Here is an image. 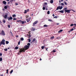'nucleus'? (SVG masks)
I'll use <instances>...</instances> for the list:
<instances>
[{
  "label": "nucleus",
  "instance_id": "nucleus-1",
  "mask_svg": "<svg viewBox=\"0 0 76 76\" xmlns=\"http://www.w3.org/2000/svg\"><path fill=\"white\" fill-rule=\"evenodd\" d=\"M64 12H65V13H70V11H71V10H67V8L65 7L64 8L63 10L59 11L58 12L63 13H64Z\"/></svg>",
  "mask_w": 76,
  "mask_h": 76
},
{
  "label": "nucleus",
  "instance_id": "nucleus-2",
  "mask_svg": "<svg viewBox=\"0 0 76 76\" xmlns=\"http://www.w3.org/2000/svg\"><path fill=\"white\" fill-rule=\"evenodd\" d=\"M24 48H23V49L21 48L19 51V53H21L22 52H25V50H28V49H29V46L26 45L24 47Z\"/></svg>",
  "mask_w": 76,
  "mask_h": 76
},
{
  "label": "nucleus",
  "instance_id": "nucleus-3",
  "mask_svg": "<svg viewBox=\"0 0 76 76\" xmlns=\"http://www.w3.org/2000/svg\"><path fill=\"white\" fill-rule=\"evenodd\" d=\"M5 45V40L4 39H3L2 41L0 43V46L1 45Z\"/></svg>",
  "mask_w": 76,
  "mask_h": 76
},
{
  "label": "nucleus",
  "instance_id": "nucleus-4",
  "mask_svg": "<svg viewBox=\"0 0 76 76\" xmlns=\"http://www.w3.org/2000/svg\"><path fill=\"white\" fill-rule=\"evenodd\" d=\"M63 9V7L62 6H61L60 7V6H58L56 8V10H61Z\"/></svg>",
  "mask_w": 76,
  "mask_h": 76
},
{
  "label": "nucleus",
  "instance_id": "nucleus-5",
  "mask_svg": "<svg viewBox=\"0 0 76 76\" xmlns=\"http://www.w3.org/2000/svg\"><path fill=\"white\" fill-rule=\"evenodd\" d=\"M0 34H1L2 35H3V36L6 35L5 33H4V31L3 30H2L1 31V33H0Z\"/></svg>",
  "mask_w": 76,
  "mask_h": 76
},
{
  "label": "nucleus",
  "instance_id": "nucleus-6",
  "mask_svg": "<svg viewBox=\"0 0 76 76\" xmlns=\"http://www.w3.org/2000/svg\"><path fill=\"white\" fill-rule=\"evenodd\" d=\"M38 23V21H35L33 23V26H35V25H36V24H37V23Z\"/></svg>",
  "mask_w": 76,
  "mask_h": 76
},
{
  "label": "nucleus",
  "instance_id": "nucleus-7",
  "mask_svg": "<svg viewBox=\"0 0 76 76\" xmlns=\"http://www.w3.org/2000/svg\"><path fill=\"white\" fill-rule=\"evenodd\" d=\"M7 19L8 20H12L13 19V18L12 17H8L7 18Z\"/></svg>",
  "mask_w": 76,
  "mask_h": 76
},
{
  "label": "nucleus",
  "instance_id": "nucleus-8",
  "mask_svg": "<svg viewBox=\"0 0 76 76\" xmlns=\"http://www.w3.org/2000/svg\"><path fill=\"white\" fill-rule=\"evenodd\" d=\"M31 18H28L26 19V20L27 22H28H28H29V21H30V20H31Z\"/></svg>",
  "mask_w": 76,
  "mask_h": 76
},
{
  "label": "nucleus",
  "instance_id": "nucleus-9",
  "mask_svg": "<svg viewBox=\"0 0 76 76\" xmlns=\"http://www.w3.org/2000/svg\"><path fill=\"white\" fill-rule=\"evenodd\" d=\"M28 11H29V9H28L27 10H25V12H24V13H27V12H28Z\"/></svg>",
  "mask_w": 76,
  "mask_h": 76
},
{
  "label": "nucleus",
  "instance_id": "nucleus-10",
  "mask_svg": "<svg viewBox=\"0 0 76 76\" xmlns=\"http://www.w3.org/2000/svg\"><path fill=\"white\" fill-rule=\"evenodd\" d=\"M3 3L4 4H5L6 5V4H7V2L5 1H3Z\"/></svg>",
  "mask_w": 76,
  "mask_h": 76
},
{
  "label": "nucleus",
  "instance_id": "nucleus-11",
  "mask_svg": "<svg viewBox=\"0 0 76 76\" xmlns=\"http://www.w3.org/2000/svg\"><path fill=\"white\" fill-rule=\"evenodd\" d=\"M32 29L31 30V31H35V28L32 27L31 28Z\"/></svg>",
  "mask_w": 76,
  "mask_h": 76
},
{
  "label": "nucleus",
  "instance_id": "nucleus-12",
  "mask_svg": "<svg viewBox=\"0 0 76 76\" xmlns=\"http://www.w3.org/2000/svg\"><path fill=\"white\" fill-rule=\"evenodd\" d=\"M74 29L73 28H72L70 30V31H68V32H71V31H73Z\"/></svg>",
  "mask_w": 76,
  "mask_h": 76
},
{
  "label": "nucleus",
  "instance_id": "nucleus-13",
  "mask_svg": "<svg viewBox=\"0 0 76 76\" xmlns=\"http://www.w3.org/2000/svg\"><path fill=\"white\" fill-rule=\"evenodd\" d=\"M4 18H5V19H6V18H7V14L5 15L4 16Z\"/></svg>",
  "mask_w": 76,
  "mask_h": 76
},
{
  "label": "nucleus",
  "instance_id": "nucleus-14",
  "mask_svg": "<svg viewBox=\"0 0 76 76\" xmlns=\"http://www.w3.org/2000/svg\"><path fill=\"white\" fill-rule=\"evenodd\" d=\"M2 22L3 23H6V20L4 19H3L2 20Z\"/></svg>",
  "mask_w": 76,
  "mask_h": 76
},
{
  "label": "nucleus",
  "instance_id": "nucleus-15",
  "mask_svg": "<svg viewBox=\"0 0 76 76\" xmlns=\"http://www.w3.org/2000/svg\"><path fill=\"white\" fill-rule=\"evenodd\" d=\"M48 26L46 24L44 25V27H48Z\"/></svg>",
  "mask_w": 76,
  "mask_h": 76
},
{
  "label": "nucleus",
  "instance_id": "nucleus-16",
  "mask_svg": "<svg viewBox=\"0 0 76 76\" xmlns=\"http://www.w3.org/2000/svg\"><path fill=\"white\" fill-rule=\"evenodd\" d=\"M21 23L23 25V24H24L25 23V22L23 21H22L21 20Z\"/></svg>",
  "mask_w": 76,
  "mask_h": 76
},
{
  "label": "nucleus",
  "instance_id": "nucleus-17",
  "mask_svg": "<svg viewBox=\"0 0 76 76\" xmlns=\"http://www.w3.org/2000/svg\"><path fill=\"white\" fill-rule=\"evenodd\" d=\"M53 2H54V1L53 0H51L50 1V3L51 4H52V3H53Z\"/></svg>",
  "mask_w": 76,
  "mask_h": 76
},
{
  "label": "nucleus",
  "instance_id": "nucleus-18",
  "mask_svg": "<svg viewBox=\"0 0 76 76\" xmlns=\"http://www.w3.org/2000/svg\"><path fill=\"white\" fill-rule=\"evenodd\" d=\"M54 36H53L50 37V39H54Z\"/></svg>",
  "mask_w": 76,
  "mask_h": 76
},
{
  "label": "nucleus",
  "instance_id": "nucleus-19",
  "mask_svg": "<svg viewBox=\"0 0 76 76\" xmlns=\"http://www.w3.org/2000/svg\"><path fill=\"white\" fill-rule=\"evenodd\" d=\"M35 40H36V39H35V38H34L33 39V40H32V42H35Z\"/></svg>",
  "mask_w": 76,
  "mask_h": 76
},
{
  "label": "nucleus",
  "instance_id": "nucleus-20",
  "mask_svg": "<svg viewBox=\"0 0 76 76\" xmlns=\"http://www.w3.org/2000/svg\"><path fill=\"white\" fill-rule=\"evenodd\" d=\"M63 29L60 30L59 31H58V33H60V32H62Z\"/></svg>",
  "mask_w": 76,
  "mask_h": 76
},
{
  "label": "nucleus",
  "instance_id": "nucleus-21",
  "mask_svg": "<svg viewBox=\"0 0 76 76\" xmlns=\"http://www.w3.org/2000/svg\"><path fill=\"white\" fill-rule=\"evenodd\" d=\"M17 22H18V23H19V22H21V20H17Z\"/></svg>",
  "mask_w": 76,
  "mask_h": 76
},
{
  "label": "nucleus",
  "instance_id": "nucleus-22",
  "mask_svg": "<svg viewBox=\"0 0 76 76\" xmlns=\"http://www.w3.org/2000/svg\"><path fill=\"white\" fill-rule=\"evenodd\" d=\"M12 16L13 18H15V17H16V15H15V14H14L12 15Z\"/></svg>",
  "mask_w": 76,
  "mask_h": 76
},
{
  "label": "nucleus",
  "instance_id": "nucleus-23",
  "mask_svg": "<svg viewBox=\"0 0 76 76\" xmlns=\"http://www.w3.org/2000/svg\"><path fill=\"white\" fill-rule=\"evenodd\" d=\"M4 8H5V9H7V6H5L4 7Z\"/></svg>",
  "mask_w": 76,
  "mask_h": 76
},
{
  "label": "nucleus",
  "instance_id": "nucleus-24",
  "mask_svg": "<svg viewBox=\"0 0 76 76\" xmlns=\"http://www.w3.org/2000/svg\"><path fill=\"white\" fill-rule=\"evenodd\" d=\"M21 41H23L24 40V39L23 38H21L20 39Z\"/></svg>",
  "mask_w": 76,
  "mask_h": 76
},
{
  "label": "nucleus",
  "instance_id": "nucleus-25",
  "mask_svg": "<svg viewBox=\"0 0 76 76\" xmlns=\"http://www.w3.org/2000/svg\"><path fill=\"white\" fill-rule=\"evenodd\" d=\"M18 48H19V47H16L15 48V50H18Z\"/></svg>",
  "mask_w": 76,
  "mask_h": 76
},
{
  "label": "nucleus",
  "instance_id": "nucleus-26",
  "mask_svg": "<svg viewBox=\"0 0 76 76\" xmlns=\"http://www.w3.org/2000/svg\"><path fill=\"white\" fill-rule=\"evenodd\" d=\"M28 42H30L31 41L30 39H28Z\"/></svg>",
  "mask_w": 76,
  "mask_h": 76
},
{
  "label": "nucleus",
  "instance_id": "nucleus-27",
  "mask_svg": "<svg viewBox=\"0 0 76 76\" xmlns=\"http://www.w3.org/2000/svg\"><path fill=\"white\" fill-rule=\"evenodd\" d=\"M27 45H28V46H29H29L31 45V44H30V43H28L27 44Z\"/></svg>",
  "mask_w": 76,
  "mask_h": 76
},
{
  "label": "nucleus",
  "instance_id": "nucleus-28",
  "mask_svg": "<svg viewBox=\"0 0 76 76\" xmlns=\"http://www.w3.org/2000/svg\"><path fill=\"white\" fill-rule=\"evenodd\" d=\"M6 44H8V43H9V41H6Z\"/></svg>",
  "mask_w": 76,
  "mask_h": 76
},
{
  "label": "nucleus",
  "instance_id": "nucleus-29",
  "mask_svg": "<svg viewBox=\"0 0 76 76\" xmlns=\"http://www.w3.org/2000/svg\"><path fill=\"white\" fill-rule=\"evenodd\" d=\"M3 60V59L2 58H0V61H1Z\"/></svg>",
  "mask_w": 76,
  "mask_h": 76
},
{
  "label": "nucleus",
  "instance_id": "nucleus-30",
  "mask_svg": "<svg viewBox=\"0 0 76 76\" xmlns=\"http://www.w3.org/2000/svg\"><path fill=\"white\" fill-rule=\"evenodd\" d=\"M41 48H42V50L44 49V46H42L41 47Z\"/></svg>",
  "mask_w": 76,
  "mask_h": 76
},
{
  "label": "nucleus",
  "instance_id": "nucleus-31",
  "mask_svg": "<svg viewBox=\"0 0 76 76\" xmlns=\"http://www.w3.org/2000/svg\"><path fill=\"white\" fill-rule=\"evenodd\" d=\"M14 1V0H11L10 1V2L12 3V2H13V1Z\"/></svg>",
  "mask_w": 76,
  "mask_h": 76
},
{
  "label": "nucleus",
  "instance_id": "nucleus-32",
  "mask_svg": "<svg viewBox=\"0 0 76 76\" xmlns=\"http://www.w3.org/2000/svg\"><path fill=\"white\" fill-rule=\"evenodd\" d=\"M4 50L5 51H7V48L4 49Z\"/></svg>",
  "mask_w": 76,
  "mask_h": 76
},
{
  "label": "nucleus",
  "instance_id": "nucleus-33",
  "mask_svg": "<svg viewBox=\"0 0 76 76\" xmlns=\"http://www.w3.org/2000/svg\"><path fill=\"white\" fill-rule=\"evenodd\" d=\"M64 3L65 5H67V3H66V1H65L64 2Z\"/></svg>",
  "mask_w": 76,
  "mask_h": 76
},
{
  "label": "nucleus",
  "instance_id": "nucleus-34",
  "mask_svg": "<svg viewBox=\"0 0 76 76\" xmlns=\"http://www.w3.org/2000/svg\"><path fill=\"white\" fill-rule=\"evenodd\" d=\"M47 14L48 15H50V11H48L47 12Z\"/></svg>",
  "mask_w": 76,
  "mask_h": 76
},
{
  "label": "nucleus",
  "instance_id": "nucleus-35",
  "mask_svg": "<svg viewBox=\"0 0 76 76\" xmlns=\"http://www.w3.org/2000/svg\"><path fill=\"white\" fill-rule=\"evenodd\" d=\"M26 17V18H29V15H26L25 16Z\"/></svg>",
  "mask_w": 76,
  "mask_h": 76
},
{
  "label": "nucleus",
  "instance_id": "nucleus-36",
  "mask_svg": "<svg viewBox=\"0 0 76 76\" xmlns=\"http://www.w3.org/2000/svg\"><path fill=\"white\" fill-rule=\"evenodd\" d=\"M8 72H9V69H7V74H8Z\"/></svg>",
  "mask_w": 76,
  "mask_h": 76
},
{
  "label": "nucleus",
  "instance_id": "nucleus-37",
  "mask_svg": "<svg viewBox=\"0 0 76 76\" xmlns=\"http://www.w3.org/2000/svg\"><path fill=\"white\" fill-rule=\"evenodd\" d=\"M53 53H55V52H56V51L55 50H53Z\"/></svg>",
  "mask_w": 76,
  "mask_h": 76
},
{
  "label": "nucleus",
  "instance_id": "nucleus-38",
  "mask_svg": "<svg viewBox=\"0 0 76 76\" xmlns=\"http://www.w3.org/2000/svg\"><path fill=\"white\" fill-rule=\"evenodd\" d=\"M42 9L43 10H45V7H43L42 8Z\"/></svg>",
  "mask_w": 76,
  "mask_h": 76
},
{
  "label": "nucleus",
  "instance_id": "nucleus-39",
  "mask_svg": "<svg viewBox=\"0 0 76 76\" xmlns=\"http://www.w3.org/2000/svg\"><path fill=\"white\" fill-rule=\"evenodd\" d=\"M13 70H11L10 72V73H12V72H13Z\"/></svg>",
  "mask_w": 76,
  "mask_h": 76
},
{
  "label": "nucleus",
  "instance_id": "nucleus-40",
  "mask_svg": "<svg viewBox=\"0 0 76 76\" xmlns=\"http://www.w3.org/2000/svg\"><path fill=\"white\" fill-rule=\"evenodd\" d=\"M20 41L18 42V45H20Z\"/></svg>",
  "mask_w": 76,
  "mask_h": 76
},
{
  "label": "nucleus",
  "instance_id": "nucleus-41",
  "mask_svg": "<svg viewBox=\"0 0 76 76\" xmlns=\"http://www.w3.org/2000/svg\"><path fill=\"white\" fill-rule=\"evenodd\" d=\"M48 21H49V22H52V20H51L50 19L48 20Z\"/></svg>",
  "mask_w": 76,
  "mask_h": 76
},
{
  "label": "nucleus",
  "instance_id": "nucleus-42",
  "mask_svg": "<svg viewBox=\"0 0 76 76\" xmlns=\"http://www.w3.org/2000/svg\"><path fill=\"white\" fill-rule=\"evenodd\" d=\"M16 20V18H14L13 19V20Z\"/></svg>",
  "mask_w": 76,
  "mask_h": 76
},
{
  "label": "nucleus",
  "instance_id": "nucleus-43",
  "mask_svg": "<svg viewBox=\"0 0 76 76\" xmlns=\"http://www.w3.org/2000/svg\"><path fill=\"white\" fill-rule=\"evenodd\" d=\"M8 27L9 28H10V25H8Z\"/></svg>",
  "mask_w": 76,
  "mask_h": 76
},
{
  "label": "nucleus",
  "instance_id": "nucleus-44",
  "mask_svg": "<svg viewBox=\"0 0 76 76\" xmlns=\"http://www.w3.org/2000/svg\"><path fill=\"white\" fill-rule=\"evenodd\" d=\"M70 26H73V24H72L70 25Z\"/></svg>",
  "mask_w": 76,
  "mask_h": 76
},
{
  "label": "nucleus",
  "instance_id": "nucleus-45",
  "mask_svg": "<svg viewBox=\"0 0 76 76\" xmlns=\"http://www.w3.org/2000/svg\"><path fill=\"white\" fill-rule=\"evenodd\" d=\"M44 4L45 5H47V2H45Z\"/></svg>",
  "mask_w": 76,
  "mask_h": 76
},
{
  "label": "nucleus",
  "instance_id": "nucleus-46",
  "mask_svg": "<svg viewBox=\"0 0 76 76\" xmlns=\"http://www.w3.org/2000/svg\"><path fill=\"white\" fill-rule=\"evenodd\" d=\"M28 38H30V37H31V35L30 34H29L28 35Z\"/></svg>",
  "mask_w": 76,
  "mask_h": 76
},
{
  "label": "nucleus",
  "instance_id": "nucleus-47",
  "mask_svg": "<svg viewBox=\"0 0 76 76\" xmlns=\"http://www.w3.org/2000/svg\"><path fill=\"white\" fill-rule=\"evenodd\" d=\"M54 18H56V19H57V16H55V17H54Z\"/></svg>",
  "mask_w": 76,
  "mask_h": 76
},
{
  "label": "nucleus",
  "instance_id": "nucleus-48",
  "mask_svg": "<svg viewBox=\"0 0 76 76\" xmlns=\"http://www.w3.org/2000/svg\"><path fill=\"white\" fill-rule=\"evenodd\" d=\"M2 56V53H0V56Z\"/></svg>",
  "mask_w": 76,
  "mask_h": 76
},
{
  "label": "nucleus",
  "instance_id": "nucleus-49",
  "mask_svg": "<svg viewBox=\"0 0 76 76\" xmlns=\"http://www.w3.org/2000/svg\"><path fill=\"white\" fill-rule=\"evenodd\" d=\"M61 5H62V6H63L64 5V4L63 3H61Z\"/></svg>",
  "mask_w": 76,
  "mask_h": 76
},
{
  "label": "nucleus",
  "instance_id": "nucleus-50",
  "mask_svg": "<svg viewBox=\"0 0 76 76\" xmlns=\"http://www.w3.org/2000/svg\"><path fill=\"white\" fill-rule=\"evenodd\" d=\"M10 2H7V4H9Z\"/></svg>",
  "mask_w": 76,
  "mask_h": 76
},
{
  "label": "nucleus",
  "instance_id": "nucleus-51",
  "mask_svg": "<svg viewBox=\"0 0 76 76\" xmlns=\"http://www.w3.org/2000/svg\"><path fill=\"white\" fill-rule=\"evenodd\" d=\"M15 5H16V6H17V5H18V3H15Z\"/></svg>",
  "mask_w": 76,
  "mask_h": 76
},
{
  "label": "nucleus",
  "instance_id": "nucleus-52",
  "mask_svg": "<svg viewBox=\"0 0 76 76\" xmlns=\"http://www.w3.org/2000/svg\"><path fill=\"white\" fill-rule=\"evenodd\" d=\"M33 42H32V41H31V44H32L33 43Z\"/></svg>",
  "mask_w": 76,
  "mask_h": 76
},
{
  "label": "nucleus",
  "instance_id": "nucleus-53",
  "mask_svg": "<svg viewBox=\"0 0 76 76\" xmlns=\"http://www.w3.org/2000/svg\"><path fill=\"white\" fill-rule=\"evenodd\" d=\"M60 1H61L62 2H63V0H60Z\"/></svg>",
  "mask_w": 76,
  "mask_h": 76
},
{
  "label": "nucleus",
  "instance_id": "nucleus-54",
  "mask_svg": "<svg viewBox=\"0 0 76 76\" xmlns=\"http://www.w3.org/2000/svg\"><path fill=\"white\" fill-rule=\"evenodd\" d=\"M2 10H3V11H4V10H5V9H2Z\"/></svg>",
  "mask_w": 76,
  "mask_h": 76
},
{
  "label": "nucleus",
  "instance_id": "nucleus-55",
  "mask_svg": "<svg viewBox=\"0 0 76 76\" xmlns=\"http://www.w3.org/2000/svg\"><path fill=\"white\" fill-rule=\"evenodd\" d=\"M53 16V17H54V14H53L52 15Z\"/></svg>",
  "mask_w": 76,
  "mask_h": 76
},
{
  "label": "nucleus",
  "instance_id": "nucleus-56",
  "mask_svg": "<svg viewBox=\"0 0 76 76\" xmlns=\"http://www.w3.org/2000/svg\"><path fill=\"white\" fill-rule=\"evenodd\" d=\"M46 50H47V51H48V50H48V48H46Z\"/></svg>",
  "mask_w": 76,
  "mask_h": 76
},
{
  "label": "nucleus",
  "instance_id": "nucleus-57",
  "mask_svg": "<svg viewBox=\"0 0 76 76\" xmlns=\"http://www.w3.org/2000/svg\"><path fill=\"white\" fill-rule=\"evenodd\" d=\"M56 25H59V23H57Z\"/></svg>",
  "mask_w": 76,
  "mask_h": 76
},
{
  "label": "nucleus",
  "instance_id": "nucleus-58",
  "mask_svg": "<svg viewBox=\"0 0 76 76\" xmlns=\"http://www.w3.org/2000/svg\"><path fill=\"white\" fill-rule=\"evenodd\" d=\"M74 25H75V26H76V24H74Z\"/></svg>",
  "mask_w": 76,
  "mask_h": 76
},
{
  "label": "nucleus",
  "instance_id": "nucleus-59",
  "mask_svg": "<svg viewBox=\"0 0 76 76\" xmlns=\"http://www.w3.org/2000/svg\"><path fill=\"white\" fill-rule=\"evenodd\" d=\"M40 61H41V60H42V59H41V58H40Z\"/></svg>",
  "mask_w": 76,
  "mask_h": 76
},
{
  "label": "nucleus",
  "instance_id": "nucleus-60",
  "mask_svg": "<svg viewBox=\"0 0 76 76\" xmlns=\"http://www.w3.org/2000/svg\"><path fill=\"white\" fill-rule=\"evenodd\" d=\"M1 76H3V74H2L1 75Z\"/></svg>",
  "mask_w": 76,
  "mask_h": 76
},
{
  "label": "nucleus",
  "instance_id": "nucleus-61",
  "mask_svg": "<svg viewBox=\"0 0 76 76\" xmlns=\"http://www.w3.org/2000/svg\"><path fill=\"white\" fill-rule=\"evenodd\" d=\"M58 38H58V37H57V38H56V39H58Z\"/></svg>",
  "mask_w": 76,
  "mask_h": 76
},
{
  "label": "nucleus",
  "instance_id": "nucleus-62",
  "mask_svg": "<svg viewBox=\"0 0 76 76\" xmlns=\"http://www.w3.org/2000/svg\"><path fill=\"white\" fill-rule=\"evenodd\" d=\"M16 38H18V36H16Z\"/></svg>",
  "mask_w": 76,
  "mask_h": 76
},
{
  "label": "nucleus",
  "instance_id": "nucleus-63",
  "mask_svg": "<svg viewBox=\"0 0 76 76\" xmlns=\"http://www.w3.org/2000/svg\"><path fill=\"white\" fill-rule=\"evenodd\" d=\"M46 10H48V9L46 8Z\"/></svg>",
  "mask_w": 76,
  "mask_h": 76
},
{
  "label": "nucleus",
  "instance_id": "nucleus-64",
  "mask_svg": "<svg viewBox=\"0 0 76 76\" xmlns=\"http://www.w3.org/2000/svg\"><path fill=\"white\" fill-rule=\"evenodd\" d=\"M31 16H33V14H31Z\"/></svg>",
  "mask_w": 76,
  "mask_h": 76
}]
</instances>
